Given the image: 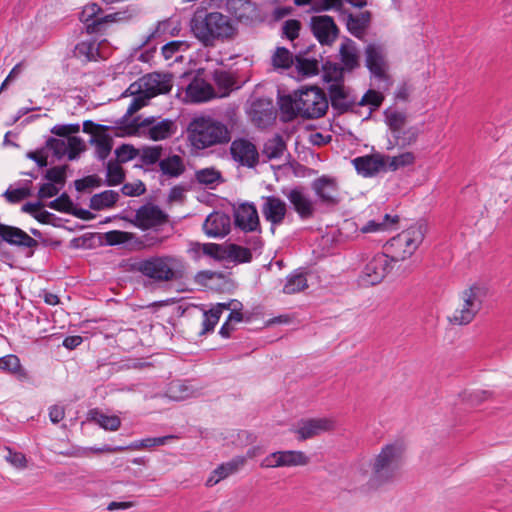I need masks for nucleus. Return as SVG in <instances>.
Listing matches in <instances>:
<instances>
[{
  "label": "nucleus",
  "mask_w": 512,
  "mask_h": 512,
  "mask_svg": "<svg viewBox=\"0 0 512 512\" xmlns=\"http://www.w3.org/2000/svg\"><path fill=\"white\" fill-rule=\"evenodd\" d=\"M171 88L172 83L170 76L159 73L144 76L139 84V91L146 99H150L158 94L167 93Z\"/></svg>",
  "instance_id": "a211bd4d"
},
{
  "label": "nucleus",
  "mask_w": 512,
  "mask_h": 512,
  "mask_svg": "<svg viewBox=\"0 0 512 512\" xmlns=\"http://www.w3.org/2000/svg\"><path fill=\"white\" fill-rule=\"evenodd\" d=\"M217 97L213 86L201 77H194L185 91V99L191 103L207 102Z\"/></svg>",
  "instance_id": "412c9836"
},
{
  "label": "nucleus",
  "mask_w": 512,
  "mask_h": 512,
  "mask_svg": "<svg viewBox=\"0 0 512 512\" xmlns=\"http://www.w3.org/2000/svg\"><path fill=\"white\" fill-rule=\"evenodd\" d=\"M30 195L31 190L29 188L8 189L4 193V197L10 203H18Z\"/></svg>",
  "instance_id": "0e129e2a"
},
{
  "label": "nucleus",
  "mask_w": 512,
  "mask_h": 512,
  "mask_svg": "<svg viewBox=\"0 0 512 512\" xmlns=\"http://www.w3.org/2000/svg\"><path fill=\"white\" fill-rule=\"evenodd\" d=\"M394 261L386 253H377L372 256L363 267L360 281L365 286L379 284L393 269Z\"/></svg>",
  "instance_id": "1a4fd4ad"
},
{
  "label": "nucleus",
  "mask_w": 512,
  "mask_h": 512,
  "mask_svg": "<svg viewBox=\"0 0 512 512\" xmlns=\"http://www.w3.org/2000/svg\"><path fill=\"white\" fill-rule=\"evenodd\" d=\"M311 189L319 204L333 207L340 202L339 185L334 177L323 175L314 179L311 183Z\"/></svg>",
  "instance_id": "9b49d317"
},
{
  "label": "nucleus",
  "mask_w": 512,
  "mask_h": 512,
  "mask_svg": "<svg viewBox=\"0 0 512 512\" xmlns=\"http://www.w3.org/2000/svg\"><path fill=\"white\" fill-rule=\"evenodd\" d=\"M190 47L189 43L187 41H171L169 43H166L162 47V55L165 59H171L174 57V55L179 51H186Z\"/></svg>",
  "instance_id": "864d4df0"
},
{
  "label": "nucleus",
  "mask_w": 512,
  "mask_h": 512,
  "mask_svg": "<svg viewBox=\"0 0 512 512\" xmlns=\"http://www.w3.org/2000/svg\"><path fill=\"white\" fill-rule=\"evenodd\" d=\"M66 144H68V152L66 155L69 160L76 159L85 149L83 140L77 136L68 137V142Z\"/></svg>",
  "instance_id": "4d7b16f0"
},
{
  "label": "nucleus",
  "mask_w": 512,
  "mask_h": 512,
  "mask_svg": "<svg viewBox=\"0 0 512 512\" xmlns=\"http://www.w3.org/2000/svg\"><path fill=\"white\" fill-rule=\"evenodd\" d=\"M74 53L86 61H95L99 57V45L94 40L81 41L76 45Z\"/></svg>",
  "instance_id": "ea45409f"
},
{
  "label": "nucleus",
  "mask_w": 512,
  "mask_h": 512,
  "mask_svg": "<svg viewBox=\"0 0 512 512\" xmlns=\"http://www.w3.org/2000/svg\"><path fill=\"white\" fill-rule=\"evenodd\" d=\"M230 153L233 159L243 166L254 167L258 163V151L253 143L246 139H236L231 143Z\"/></svg>",
  "instance_id": "4be33fe9"
},
{
  "label": "nucleus",
  "mask_w": 512,
  "mask_h": 512,
  "mask_svg": "<svg viewBox=\"0 0 512 512\" xmlns=\"http://www.w3.org/2000/svg\"><path fill=\"white\" fill-rule=\"evenodd\" d=\"M249 114L252 122L259 128H266L272 124L275 119L271 102L263 99L252 103Z\"/></svg>",
  "instance_id": "bb28decb"
},
{
  "label": "nucleus",
  "mask_w": 512,
  "mask_h": 512,
  "mask_svg": "<svg viewBox=\"0 0 512 512\" xmlns=\"http://www.w3.org/2000/svg\"><path fill=\"white\" fill-rule=\"evenodd\" d=\"M1 242H5L19 248L34 249L38 246L37 240L32 238L22 229L0 222V243Z\"/></svg>",
  "instance_id": "aec40b11"
},
{
  "label": "nucleus",
  "mask_w": 512,
  "mask_h": 512,
  "mask_svg": "<svg viewBox=\"0 0 512 512\" xmlns=\"http://www.w3.org/2000/svg\"><path fill=\"white\" fill-rule=\"evenodd\" d=\"M352 163L358 174L363 177H372L385 167V159L379 154L357 157Z\"/></svg>",
  "instance_id": "cd10ccee"
},
{
  "label": "nucleus",
  "mask_w": 512,
  "mask_h": 512,
  "mask_svg": "<svg viewBox=\"0 0 512 512\" xmlns=\"http://www.w3.org/2000/svg\"><path fill=\"white\" fill-rule=\"evenodd\" d=\"M124 180V172L118 163L108 162L107 164V184L115 186Z\"/></svg>",
  "instance_id": "09e8293b"
},
{
  "label": "nucleus",
  "mask_w": 512,
  "mask_h": 512,
  "mask_svg": "<svg viewBox=\"0 0 512 512\" xmlns=\"http://www.w3.org/2000/svg\"><path fill=\"white\" fill-rule=\"evenodd\" d=\"M188 139L196 149H205L215 145L226 144L231 135L225 124L211 117H196L187 128Z\"/></svg>",
  "instance_id": "20e7f679"
},
{
  "label": "nucleus",
  "mask_w": 512,
  "mask_h": 512,
  "mask_svg": "<svg viewBox=\"0 0 512 512\" xmlns=\"http://www.w3.org/2000/svg\"><path fill=\"white\" fill-rule=\"evenodd\" d=\"M115 153L119 162H128L134 159L139 151L131 145L123 144L115 150Z\"/></svg>",
  "instance_id": "69168bd1"
},
{
  "label": "nucleus",
  "mask_w": 512,
  "mask_h": 512,
  "mask_svg": "<svg viewBox=\"0 0 512 512\" xmlns=\"http://www.w3.org/2000/svg\"><path fill=\"white\" fill-rule=\"evenodd\" d=\"M91 143L95 145V153L98 159H106L112 149V139L105 133H96L91 139Z\"/></svg>",
  "instance_id": "a19ab883"
},
{
  "label": "nucleus",
  "mask_w": 512,
  "mask_h": 512,
  "mask_svg": "<svg viewBox=\"0 0 512 512\" xmlns=\"http://www.w3.org/2000/svg\"><path fill=\"white\" fill-rule=\"evenodd\" d=\"M101 184V179L96 175H89L82 179H78L75 181V188L77 191H85L89 188L99 187Z\"/></svg>",
  "instance_id": "338daca9"
},
{
  "label": "nucleus",
  "mask_w": 512,
  "mask_h": 512,
  "mask_svg": "<svg viewBox=\"0 0 512 512\" xmlns=\"http://www.w3.org/2000/svg\"><path fill=\"white\" fill-rule=\"evenodd\" d=\"M296 61L297 70L302 76L309 77L318 73L319 65L317 60L297 57Z\"/></svg>",
  "instance_id": "de8ad7c7"
},
{
  "label": "nucleus",
  "mask_w": 512,
  "mask_h": 512,
  "mask_svg": "<svg viewBox=\"0 0 512 512\" xmlns=\"http://www.w3.org/2000/svg\"><path fill=\"white\" fill-rule=\"evenodd\" d=\"M345 69L337 63L327 62L323 66V81L328 85L344 83Z\"/></svg>",
  "instance_id": "58836bf2"
},
{
  "label": "nucleus",
  "mask_w": 512,
  "mask_h": 512,
  "mask_svg": "<svg viewBox=\"0 0 512 512\" xmlns=\"http://www.w3.org/2000/svg\"><path fill=\"white\" fill-rule=\"evenodd\" d=\"M281 110L289 118L301 116L305 119H317L324 116L328 110V99L323 90L318 87H307L292 96L281 98Z\"/></svg>",
  "instance_id": "7ed1b4c3"
},
{
  "label": "nucleus",
  "mask_w": 512,
  "mask_h": 512,
  "mask_svg": "<svg viewBox=\"0 0 512 512\" xmlns=\"http://www.w3.org/2000/svg\"><path fill=\"white\" fill-rule=\"evenodd\" d=\"M294 211L302 220L314 217L317 211V201L313 200L302 186H297L284 192Z\"/></svg>",
  "instance_id": "4468645a"
},
{
  "label": "nucleus",
  "mask_w": 512,
  "mask_h": 512,
  "mask_svg": "<svg viewBox=\"0 0 512 512\" xmlns=\"http://www.w3.org/2000/svg\"><path fill=\"white\" fill-rule=\"evenodd\" d=\"M167 221L168 215L158 206L145 204L136 210L132 223L142 230H147L162 226Z\"/></svg>",
  "instance_id": "dca6fc26"
},
{
  "label": "nucleus",
  "mask_w": 512,
  "mask_h": 512,
  "mask_svg": "<svg viewBox=\"0 0 512 512\" xmlns=\"http://www.w3.org/2000/svg\"><path fill=\"white\" fill-rule=\"evenodd\" d=\"M263 217L271 223V231L275 232V227L281 225L287 214L286 203L275 196H267L261 207Z\"/></svg>",
  "instance_id": "6ab92c4d"
},
{
  "label": "nucleus",
  "mask_w": 512,
  "mask_h": 512,
  "mask_svg": "<svg viewBox=\"0 0 512 512\" xmlns=\"http://www.w3.org/2000/svg\"><path fill=\"white\" fill-rule=\"evenodd\" d=\"M487 296V289L479 284H473L464 289L459 295V303L448 321L452 325L463 326L470 324L482 309Z\"/></svg>",
  "instance_id": "423d86ee"
},
{
  "label": "nucleus",
  "mask_w": 512,
  "mask_h": 512,
  "mask_svg": "<svg viewBox=\"0 0 512 512\" xmlns=\"http://www.w3.org/2000/svg\"><path fill=\"white\" fill-rule=\"evenodd\" d=\"M331 105L339 113L348 111L355 103V99L350 95V89L344 83L328 85Z\"/></svg>",
  "instance_id": "393cba45"
},
{
  "label": "nucleus",
  "mask_w": 512,
  "mask_h": 512,
  "mask_svg": "<svg viewBox=\"0 0 512 512\" xmlns=\"http://www.w3.org/2000/svg\"><path fill=\"white\" fill-rule=\"evenodd\" d=\"M220 319L218 310H213L212 308L209 311H205L203 313V321H202V330L201 334H205L214 329L215 325L218 323Z\"/></svg>",
  "instance_id": "13d9d810"
},
{
  "label": "nucleus",
  "mask_w": 512,
  "mask_h": 512,
  "mask_svg": "<svg viewBox=\"0 0 512 512\" xmlns=\"http://www.w3.org/2000/svg\"><path fill=\"white\" fill-rule=\"evenodd\" d=\"M415 162V156L412 152H404L400 155L387 157L385 166L391 171H396L399 168L407 167Z\"/></svg>",
  "instance_id": "79ce46f5"
},
{
  "label": "nucleus",
  "mask_w": 512,
  "mask_h": 512,
  "mask_svg": "<svg viewBox=\"0 0 512 512\" xmlns=\"http://www.w3.org/2000/svg\"><path fill=\"white\" fill-rule=\"evenodd\" d=\"M383 100L384 96L381 93L375 90H368L359 101V105H369L371 110H375L382 104Z\"/></svg>",
  "instance_id": "6e6d98bb"
},
{
  "label": "nucleus",
  "mask_w": 512,
  "mask_h": 512,
  "mask_svg": "<svg viewBox=\"0 0 512 512\" xmlns=\"http://www.w3.org/2000/svg\"><path fill=\"white\" fill-rule=\"evenodd\" d=\"M213 79L221 91V97L226 96L235 83L232 75L223 70H216L213 74Z\"/></svg>",
  "instance_id": "a18cd8bd"
},
{
  "label": "nucleus",
  "mask_w": 512,
  "mask_h": 512,
  "mask_svg": "<svg viewBox=\"0 0 512 512\" xmlns=\"http://www.w3.org/2000/svg\"><path fill=\"white\" fill-rule=\"evenodd\" d=\"M0 369L15 375L20 380L27 379L28 377L26 370L20 363V359L13 354L0 358Z\"/></svg>",
  "instance_id": "c9c22d12"
},
{
  "label": "nucleus",
  "mask_w": 512,
  "mask_h": 512,
  "mask_svg": "<svg viewBox=\"0 0 512 512\" xmlns=\"http://www.w3.org/2000/svg\"><path fill=\"white\" fill-rule=\"evenodd\" d=\"M226 10L239 21H251L257 16V8L250 0H225Z\"/></svg>",
  "instance_id": "c85d7f7f"
},
{
  "label": "nucleus",
  "mask_w": 512,
  "mask_h": 512,
  "mask_svg": "<svg viewBox=\"0 0 512 512\" xmlns=\"http://www.w3.org/2000/svg\"><path fill=\"white\" fill-rule=\"evenodd\" d=\"M384 115L387 125L393 132L400 131L406 123V114L396 109L389 108Z\"/></svg>",
  "instance_id": "37998d69"
},
{
  "label": "nucleus",
  "mask_w": 512,
  "mask_h": 512,
  "mask_svg": "<svg viewBox=\"0 0 512 512\" xmlns=\"http://www.w3.org/2000/svg\"><path fill=\"white\" fill-rule=\"evenodd\" d=\"M366 66L370 73L378 81L389 84L390 77L388 75V62L383 46L378 44H369L365 49Z\"/></svg>",
  "instance_id": "ddd939ff"
},
{
  "label": "nucleus",
  "mask_w": 512,
  "mask_h": 512,
  "mask_svg": "<svg viewBox=\"0 0 512 512\" xmlns=\"http://www.w3.org/2000/svg\"><path fill=\"white\" fill-rule=\"evenodd\" d=\"M168 394L171 399L181 401L192 396L193 390L188 384L182 381H175L170 384Z\"/></svg>",
  "instance_id": "c03bdc74"
},
{
  "label": "nucleus",
  "mask_w": 512,
  "mask_h": 512,
  "mask_svg": "<svg viewBox=\"0 0 512 512\" xmlns=\"http://www.w3.org/2000/svg\"><path fill=\"white\" fill-rule=\"evenodd\" d=\"M397 217H391L389 214H386L382 221L371 220L366 225H364L360 230L362 233H371L377 231H384L391 227L394 223H396Z\"/></svg>",
  "instance_id": "49530a36"
},
{
  "label": "nucleus",
  "mask_w": 512,
  "mask_h": 512,
  "mask_svg": "<svg viewBox=\"0 0 512 512\" xmlns=\"http://www.w3.org/2000/svg\"><path fill=\"white\" fill-rule=\"evenodd\" d=\"M101 12V7L96 3H90L83 8L80 14V21L85 24L87 33L94 34L102 32L106 29L108 24L128 21L133 17V14L129 13L127 10L99 16Z\"/></svg>",
  "instance_id": "6e6552de"
},
{
  "label": "nucleus",
  "mask_w": 512,
  "mask_h": 512,
  "mask_svg": "<svg viewBox=\"0 0 512 512\" xmlns=\"http://www.w3.org/2000/svg\"><path fill=\"white\" fill-rule=\"evenodd\" d=\"M68 137L65 139H56V138H50L47 141V146L54 152V154L61 158L65 156L68 152Z\"/></svg>",
  "instance_id": "e2e57ef3"
},
{
  "label": "nucleus",
  "mask_w": 512,
  "mask_h": 512,
  "mask_svg": "<svg viewBox=\"0 0 512 512\" xmlns=\"http://www.w3.org/2000/svg\"><path fill=\"white\" fill-rule=\"evenodd\" d=\"M7 454L4 456L5 460L17 469H24L27 467V459L21 452L13 451L6 448Z\"/></svg>",
  "instance_id": "052dcab7"
},
{
  "label": "nucleus",
  "mask_w": 512,
  "mask_h": 512,
  "mask_svg": "<svg viewBox=\"0 0 512 512\" xmlns=\"http://www.w3.org/2000/svg\"><path fill=\"white\" fill-rule=\"evenodd\" d=\"M235 225L244 232H260L258 211L253 204H241L235 210Z\"/></svg>",
  "instance_id": "5701e85b"
},
{
  "label": "nucleus",
  "mask_w": 512,
  "mask_h": 512,
  "mask_svg": "<svg viewBox=\"0 0 512 512\" xmlns=\"http://www.w3.org/2000/svg\"><path fill=\"white\" fill-rule=\"evenodd\" d=\"M162 148L159 146L148 147L143 149L141 154L142 162L146 165H152L160 161Z\"/></svg>",
  "instance_id": "680f3d73"
},
{
  "label": "nucleus",
  "mask_w": 512,
  "mask_h": 512,
  "mask_svg": "<svg viewBox=\"0 0 512 512\" xmlns=\"http://www.w3.org/2000/svg\"><path fill=\"white\" fill-rule=\"evenodd\" d=\"M190 30L204 47H214L218 42L230 40L236 34V28L228 16L203 10L195 11L190 21Z\"/></svg>",
  "instance_id": "f03ea898"
},
{
  "label": "nucleus",
  "mask_w": 512,
  "mask_h": 512,
  "mask_svg": "<svg viewBox=\"0 0 512 512\" xmlns=\"http://www.w3.org/2000/svg\"><path fill=\"white\" fill-rule=\"evenodd\" d=\"M196 179L199 183L211 185L220 179V173L213 168H206L197 171Z\"/></svg>",
  "instance_id": "bf43d9fd"
},
{
  "label": "nucleus",
  "mask_w": 512,
  "mask_h": 512,
  "mask_svg": "<svg viewBox=\"0 0 512 512\" xmlns=\"http://www.w3.org/2000/svg\"><path fill=\"white\" fill-rule=\"evenodd\" d=\"M340 59L343 64V68L347 72H351L359 67V53L355 43L352 40L347 39L340 46Z\"/></svg>",
  "instance_id": "c756f323"
},
{
  "label": "nucleus",
  "mask_w": 512,
  "mask_h": 512,
  "mask_svg": "<svg viewBox=\"0 0 512 512\" xmlns=\"http://www.w3.org/2000/svg\"><path fill=\"white\" fill-rule=\"evenodd\" d=\"M90 415L91 420L105 430L117 431L121 426V420L116 415H106L99 410H92Z\"/></svg>",
  "instance_id": "4c0bfd02"
},
{
  "label": "nucleus",
  "mask_w": 512,
  "mask_h": 512,
  "mask_svg": "<svg viewBox=\"0 0 512 512\" xmlns=\"http://www.w3.org/2000/svg\"><path fill=\"white\" fill-rule=\"evenodd\" d=\"M136 270L155 282H171L182 279L186 264L175 255L152 256L139 261Z\"/></svg>",
  "instance_id": "39448f33"
},
{
  "label": "nucleus",
  "mask_w": 512,
  "mask_h": 512,
  "mask_svg": "<svg viewBox=\"0 0 512 512\" xmlns=\"http://www.w3.org/2000/svg\"><path fill=\"white\" fill-rule=\"evenodd\" d=\"M310 27L313 35L322 45H332L339 34V29L333 18L328 15L311 17Z\"/></svg>",
  "instance_id": "f3484780"
},
{
  "label": "nucleus",
  "mask_w": 512,
  "mask_h": 512,
  "mask_svg": "<svg viewBox=\"0 0 512 512\" xmlns=\"http://www.w3.org/2000/svg\"><path fill=\"white\" fill-rule=\"evenodd\" d=\"M246 464V457L236 456L215 468L206 481V485L212 487L228 476L237 473Z\"/></svg>",
  "instance_id": "a878e982"
},
{
  "label": "nucleus",
  "mask_w": 512,
  "mask_h": 512,
  "mask_svg": "<svg viewBox=\"0 0 512 512\" xmlns=\"http://www.w3.org/2000/svg\"><path fill=\"white\" fill-rule=\"evenodd\" d=\"M179 32V21L173 18H168L157 23L155 29L150 33L146 42L164 35L176 36Z\"/></svg>",
  "instance_id": "f704fd0d"
},
{
  "label": "nucleus",
  "mask_w": 512,
  "mask_h": 512,
  "mask_svg": "<svg viewBox=\"0 0 512 512\" xmlns=\"http://www.w3.org/2000/svg\"><path fill=\"white\" fill-rule=\"evenodd\" d=\"M67 168V165L52 167L46 171L45 178L49 182L59 184L62 187L66 181Z\"/></svg>",
  "instance_id": "603ef678"
},
{
  "label": "nucleus",
  "mask_w": 512,
  "mask_h": 512,
  "mask_svg": "<svg viewBox=\"0 0 512 512\" xmlns=\"http://www.w3.org/2000/svg\"><path fill=\"white\" fill-rule=\"evenodd\" d=\"M425 230L423 225H413L395 237L385 245V252L394 262L404 261L411 257L423 242Z\"/></svg>",
  "instance_id": "0eeeda50"
},
{
  "label": "nucleus",
  "mask_w": 512,
  "mask_h": 512,
  "mask_svg": "<svg viewBox=\"0 0 512 512\" xmlns=\"http://www.w3.org/2000/svg\"><path fill=\"white\" fill-rule=\"evenodd\" d=\"M370 22V13L369 12H361L357 15L349 14L347 17V29L349 32L356 36L361 37L366 28L368 27Z\"/></svg>",
  "instance_id": "72a5a7b5"
},
{
  "label": "nucleus",
  "mask_w": 512,
  "mask_h": 512,
  "mask_svg": "<svg viewBox=\"0 0 512 512\" xmlns=\"http://www.w3.org/2000/svg\"><path fill=\"white\" fill-rule=\"evenodd\" d=\"M405 450L404 443L398 440L383 445L370 462L369 479L357 489L363 493H369L396 482L402 474Z\"/></svg>",
  "instance_id": "f257e3e1"
},
{
  "label": "nucleus",
  "mask_w": 512,
  "mask_h": 512,
  "mask_svg": "<svg viewBox=\"0 0 512 512\" xmlns=\"http://www.w3.org/2000/svg\"><path fill=\"white\" fill-rule=\"evenodd\" d=\"M273 65L277 68H288L293 63L292 54L284 47H279L272 57Z\"/></svg>",
  "instance_id": "8fccbe9b"
},
{
  "label": "nucleus",
  "mask_w": 512,
  "mask_h": 512,
  "mask_svg": "<svg viewBox=\"0 0 512 512\" xmlns=\"http://www.w3.org/2000/svg\"><path fill=\"white\" fill-rule=\"evenodd\" d=\"M301 24L298 20L290 19L283 24V33L291 41L299 36Z\"/></svg>",
  "instance_id": "774afa93"
},
{
  "label": "nucleus",
  "mask_w": 512,
  "mask_h": 512,
  "mask_svg": "<svg viewBox=\"0 0 512 512\" xmlns=\"http://www.w3.org/2000/svg\"><path fill=\"white\" fill-rule=\"evenodd\" d=\"M176 436L168 435L163 437L146 438L133 443L130 447L132 449H146L155 446L165 445L168 440L175 439Z\"/></svg>",
  "instance_id": "3c124183"
},
{
  "label": "nucleus",
  "mask_w": 512,
  "mask_h": 512,
  "mask_svg": "<svg viewBox=\"0 0 512 512\" xmlns=\"http://www.w3.org/2000/svg\"><path fill=\"white\" fill-rule=\"evenodd\" d=\"M308 287L306 273L300 270H295L287 276L283 286L285 294H295L305 290Z\"/></svg>",
  "instance_id": "473e14b6"
},
{
  "label": "nucleus",
  "mask_w": 512,
  "mask_h": 512,
  "mask_svg": "<svg viewBox=\"0 0 512 512\" xmlns=\"http://www.w3.org/2000/svg\"><path fill=\"white\" fill-rule=\"evenodd\" d=\"M134 234L126 231L113 230L106 233V241L110 245H120L130 242Z\"/></svg>",
  "instance_id": "5fc2aeb1"
},
{
  "label": "nucleus",
  "mask_w": 512,
  "mask_h": 512,
  "mask_svg": "<svg viewBox=\"0 0 512 512\" xmlns=\"http://www.w3.org/2000/svg\"><path fill=\"white\" fill-rule=\"evenodd\" d=\"M310 463V457L303 451L284 450L267 455L260 463L262 468L297 467Z\"/></svg>",
  "instance_id": "9d476101"
},
{
  "label": "nucleus",
  "mask_w": 512,
  "mask_h": 512,
  "mask_svg": "<svg viewBox=\"0 0 512 512\" xmlns=\"http://www.w3.org/2000/svg\"><path fill=\"white\" fill-rule=\"evenodd\" d=\"M285 151L286 143L281 135L276 134L264 143L262 155L269 160L279 159Z\"/></svg>",
  "instance_id": "2f4dec72"
},
{
  "label": "nucleus",
  "mask_w": 512,
  "mask_h": 512,
  "mask_svg": "<svg viewBox=\"0 0 512 512\" xmlns=\"http://www.w3.org/2000/svg\"><path fill=\"white\" fill-rule=\"evenodd\" d=\"M337 422L331 417L309 418L301 420L295 433L300 441H304L325 432L335 430Z\"/></svg>",
  "instance_id": "2eb2a0df"
},
{
  "label": "nucleus",
  "mask_w": 512,
  "mask_h": 512,
  "mask_svg": "<svg viewBox=\"0 0 512 512\" xmlns=\"http://www.w3.org/2000/svg\"><path fill=\"white\" fill-rule=\"evenodd\" d=\"M162 174L168 177H179L185 171L183 159L179 155H171L159 161Z\"/></svg>",
  "instance_id": "7c9ffc66"
},
{
  "label": "nucleus",
  "mask_w": 512,
  "mask_h": 512,
  "mask_svg": "<svg viewBox=\"0 0 512 512\" xmlns=\"http://www.w3.org/2000/svg\"><path fill=\"white\" fill-rule=\"evenodd\" d=\"M119 198V194L113 190H106L91 197L90 207L93 210H103L112 207Z\"/></svg>",
  "instance_id": "e433bc0d"
},
{
  "label": "nucleus",
  "mask_w": 512,
  "mask_h": 512,
  "mask_svg": "<svg viewBox=\"0 0 512 512\" xmlns=\"http://www.w3.org/2000/svg\"><path fill=\"white\" fill-rule=\"evenodd\" d=\"M137 127L143 130V133L153 141L166 140L172 137L177 131L175 121L171 119L156 120L148 117L140 121L135 119Z\"/></svg>",
  "instance_id": "f8f14e48"
},
{
  "label": "nucleus",
  "mask_w": 512,
  "mask_h": 512,
  "mask_svg": "<svg viewBox=\"0 0 512 512\" xmlns=\"http://www.w3.org/2000/svg\"><path fill=\"white\" fill-rule=\"evenodd\" d=\"M231 219L222 212L211 213L203 224V230L208 237L222 238L230 232Z\"/></svg>",
  "instance_id": "b1692460"
}]
</instances>
